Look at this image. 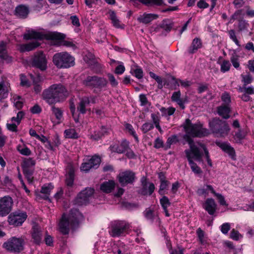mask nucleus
I'll use <instances>...</instances> for the list:
<instances>
[{
  "instance_id": "13d9d810",
  "label": "nucleus",
  "mask_w": 254,
  "mask_h": 254,
  "mask_svg": "<svg viewBox=\"0 0 254 254\" xmlns=\"http://www.w3.org/2000/svg\"><path fill=\"white\" fill-rule=\"evenodd\" d=\"M230 237L234 240L238 241L242 238V236L238 231L233 229L231 231Z\"/></svg>"
},
{
  "instance_id": "7ed1b4c3",
  "label": "nucleus",
  "mask_w": 254,
  "mask_h": 254,
  "mask_svg": "<svg viewBox=\"0 0 254 254\" xmlns=\"http://www.w3.org/2000/svg\"><path fill=\"white\" fill-rule=\"evenodd\" d=\"M191 137L192 136L190 135L187 133L184 136V139L188 143L190 146L189 149L185 150L186 156L194 154L196 159H199L201 152H204V157L208 165L210 167H212V161L210 158L208 150L205 145L199 142H194Z\"/></svg>"
},
{
  "instance_id": "393cba45",
  "label": "nucleus",
  "mask_w": 254,
  "mask_h": 254,
  "mask_svg": "<svg viewBox=\"0 0 254 254\" xmlns=\"http://www.w3.org/2000/svg\"><path fill=\"white\" fill-rule=\"evenodd\" d=\"M217 112L220 116L225 119H228L230 117V105H222L217 108Z\"/></svg>"
},
{
  "instance_id": "338daca9",
  "label": "nucleus",
  "mask_w": 254,
  "mask_h": 254,
  "mask_svg": "<svg viewBox=\"0 0 254 254\" xmlns=\"http://www.w3.org/2000/svg\"><path fill=\"white\" fill-rule=\"evenodd\" d=\"M72 24L76 27L80 26V23L78 17L76 15H72L70 17Z\"/></svg>"
},
{
  "instance_id": "a19ab883",
  "label": "nucleus",
  "mask_w": 254,
  "mask_h": 254,
  "mask_svg": "<svg viewBox=\"0 0 254 254\" xmlns=\"http://www.w3.org/2000/svg\"><path fill=\"white\" fill-rule=\"evenodd\" d=\"M23 174L27 181L29 183H31L33 181V174L34 169L32 168H22Z\"/></svg>"
},
{
  "instance_id": "4d7b16f0",
  "label": "nucleus",
  "mask_w": 254,
  "mask_h": 254,
  "mask_svg": "<svg viewBox=\"0 0 254 254\" xmlns=\"http://www.w3.org/2000/svg\"><path fill=\"white\" fill-rule=\"evenodd\" d=\"M242 80V81L244 83L243 86H247L248 84H249L252 83L253 81L252 76L250 74L247 75H241Z\"/></svg>"
},
{
  "instance_id": "4be33fe9",
  "label": "nucleus",
  "mask_w": 254,
  "mask_h": 254,
  "mask_svg": "<svg viewBox=\"0 0 254 254\" xmlns=\"http://www.w3.org/2000/svg\"><path fill=\"white\" fill-rule=\"evenodd\" d=\"M89 105V101L87 96L79 98V101L77 106V111L83 115L86 114L88 110L86 107Z\"/></svg>"
},
{
  "instance_id": "f8f14e48",
  "label": "nucleus",
  "mask_w": 254,
  "mask_h": 254,
  "mask_svg": "<svg viewBox=\"0 0 254 254\" xmlns=\"http://www.w3.org/2000/svg\"><path fill=\"white\" fill-rule=\"evenodd\" d=\"M101 159L99 155H94L90 158L84 160L80 166L82 172H89L92 169H97L101 163Z\"/></svg>"
},
{
  "instance_id": "9d476101",
  "label": "nucleus",
  "mask_w": 254,
  "mask_h": 254,
  "mask_svg": "<svg viewBox=\"0 0 254 254\" xmlns=\"http://www.w3.org/2000/svg\"><path fill=\"white\" fill-rule=\"evenodd\" d=\"M107 80L104 77L96 75L87 76L82 81V85L88 88L101 90L106 86Z\"/></svg>"
},
{
  "instance_id": "f3484780",
  "label": "nucleus",
  "mask_w": 254,
  "mask_h": 254,
  "mask_svg": "<svg viewBox=\"0 0 254 254\" xmlns=\"http://www.w3.org/2000/svg\"><path fill=\"white\" fill-rule=\"evenodd\" d=\"M173 22L169 19H165L155 29L156 32H161L162 36H166L172 30Z\"/></svg>"
},
{
  "instance_id": "0eeeda50",
  "label": "nucleus",
  "mask_w": 254,
  "mask_h": 254,
  "mask_svg": "<svg viewBox=\"0 0 254 254\" xmlns=\"http://www.w3.org/2000/svg\"><path fill=\"white\" fill-rule=\"evenodd\" d=\"M25 241L20 237L13 236L8 239L2 245V247L10 253L18 254L24 249Z\"/></svg>"
},
{
  "instance_id": "2eb2a0df",
  "label": "nucleus",
  "mask_w": 254,
  "mask_h": 254,
  "mask_svg": "<svg viewBox=\"0 0 254 254\" xmlns=\"http://www.w3.org/2000/svg\"><path fill=\"white\" fill-rule=\"evenodd\" d=\"M13 200L11 197L5 196L0 199V216H5L11 211Z\"/></svg>"
},
{
  "instance_id": "0e129e2a",
  "label": "nucleus",
  "mask_w": 254,
  "mask_h": 254,
  "mask_svg": "<svg viewBox=\"0 0 254 254\" xmlns=\"http://www.w3.org/2000/svg\"><path fill=\"white\" fill-rule=\"evenodd\" d=\"M37 198L40 197L44 199H48L50 191H35Z\"/></svg>"
},
{
  "instance_id": "37998d69",
  "label": "nucleus",
  "mask_w": 254,
  "mask_h": 254,
  "mask_svg": "<svg viewBox=\"0 0 254 254\" xmlns=\"http://www.w3.org/2000/svg\"><path fill=\"white\" fill-rule=\"evenodd\" d=\"M12 100L14 106L18 110L21 109L23 105V99L20 96L14 95L13 97Z\"/></svg>"
},
{
  "instance_id": "6ab92c4d",
  "label": "nucleus",
  "mask_w": 254,
  "mask_h": 254,
  "mask_svg": "<svg viewBox=\"0 0 254 254\" xmlns=\"http://www.w3.org/2000/svg\"><path fill=\"white\" fill-rule=\"evenodd\" d=\"M216 144L224 152L227 153L232 159H236V153L235 149L233 147H232L229 143L227 142L216 141Z\"/></svg>"
},
{
  "instance_id": "aec40b11",
  "label": "nucleus",
  "mask_w": 254,
  "mask_h": 254,
  "mask_svg": "<svg viewBox=\"0 0 254 254\" xmlns=\"http://www.w3.org/2000/svg\"><path fill=\"white\" fill-rule=\"evenodd\" d=\"M46 38V35L34 30H28L23 35V38L25 40H29L32 39L42 40Z\"/></svg>"
},
{
  "instance_id": "8fccbe9b",
  "label": "nucleus",
  "mask_w": 254,
  "mask_h": 254,
  "mask_svg": "<svg viewBox=\"0 0 254 254\" xmlns=\"http://www.w3.org/2000/svg\"><path fill=\"white\" fill-rule=\"evenodd\" d=\"M179 142L178 137L177 135L174 134L168 138L166 141V145L168 148H170L171 145L176 144Z\"/></svg>"
},
{
  "instance_id": "58836bf2",
  "label": "nucleus",
  "mask_w": 254,
  "mask_h": 254,
  "mask_svg": "<svg viewBox=\"0 0 254 254\" xmlns=\"http://www.w3.org/2000/svg\"><path fill=\"white\" fill-rule=\"evenodd\" d=\"M247 133L241 129H239L235 132L233 138L235 142L237 143H242V140L245 138Z\"/></svg>"
},
{
  "instance_id": "7c9ffc66",
  "label": "nucleus",
  "mask_w": 254,
  "mask_h": 254,
  "mask_svg": "<svg viewBox=\"0 0 254 254\" xmlns=\"http://www.w3.org/2000/svg\"><path fill=\"white\" fill-rule=\"evenodd\" d=\"M140 183L143 190H154L155 188L154 184L149 182L146 177L142 176L140 179Z\"/></svg>"
},
{
  "instance_id": "e433bc0d",
  "label": "nucleus",
  "mask_w": 254,
  "mask_h": 254,
  "mask_svg": "<svg viewBox=\"0 0 254 254\" xmlns=\"http://www.w3.org/2000/svg\"><path fill=\"white\" fill-rule=\"evenodd\" d=\"M160 203L165 213V216L166 217L170 216V215L167 210V208L168 207L170 206L171 202L168 198L165 196H163L160 199Z\"/></svg>"
},
{
  "instance_id": "473e14b6",
  "label": "nucleus",
  "mask_w": 254,
  "mask_h": 254,
  "mask_svg": "<svg viewBox=\"0 0 254 254\" xmlns=\"http://www.w3.org/2000/svg\"><path fill=\"white\" fill-rule=\"evenodd\" d=\"M8 84V83H5L4 81L0 82V101L7 97L9 91Z\"/></svg>"
},
{
  "instance_id": "c03bdc74",
  "label": "nucleus",
  "mask_w": 254,
  "mask_h": 254,
  "mask_svg": "<svg viewBox=\"0 0 254 254\" xmlns=\"http://www.w3.org/2000/svg\"><path fill=\"white\" fill-rule=\"evenodd\" d=\"M64 134L66 138L77 139L78 137V134L74 128L65 129Z\"/></svg>"
},
{
  "instance_id": "20e7f679",
  "label": "nucleus",
  "mask_w": 254,
  "mask_h": 254,
  "mask_svg": "<svg viewBox=\"0 0 254 254\" xmlns=\"http://www.w3.org/2000/svg\"><path fill=\"white\" fill-rule=\"evenodd\" d=\"M83 219L82 214L78 210L72 209L68 218H66L64 214H63L59 224L60 232L63 234H68L70 227H76Z\"/></svg>"
},
{
  "instance_id": "39448f33",
  "label": "nucleus",
  "mask_w": 254,
  "mask_h": 254,
  "mask_svg": "<svg viewBox=\"0 0 254 254\" xmlns=\"http://www.w3.org/2000/svg\"><path fill=\"white\" fill-rule=\"evenodd\" d=\"M183 127L187 134L190 135L192 137H201L209 134V130L203 128L201 124H192L191 121L186 120Z\"/></svg>"
},
{
  "instance_id": "c9c22d12",
  "label": "nucleus",
  "mask_w": 254,
  "mask_h": 254,
  "mask_svg": "<svg viewBox=\"0 0 254 254\" xmlns=\"http://www.w3.org/2000/svg\"><path fill=\"white\" fill-rule=\"evenodd\" d=\"M116 186L114 180H110L103 182L100 186V190H113Z\"/></svg>"
},
{
  "instance_id": "774afa93",
  "label": "nucleus",
  "mask_w": 254,
  "mask_h": 254,
  "mask_svg": "<svg viewBox=\"0 0 254 254\" xmlns=\"http://www.w3.org/2000/svg\"><path fill=\"white\" fill-rule=\"evenodd\" d=\"M20 84L22 86L29 87L30 85V82L24 74L20 75Z\"/></svg>"
},
{
  "instance_id": "bf43d9fd",
  "label": "nucleus",
  "mask_w": 254,
  "mask_h": 254,
  "mask_svg": "<svg viewBox=\"0 0 254 254\" xmlns=\"http://www.w3.org/2000/svg\"><path fill=\"white\" fill-rule=\"evenodd\" d=\"M229 35L230 38L235 43V44L238 47H240L241 45L239 40L237 38L235 31L232 29L229 30Z\"/></svg>"
},
{
  "instance_id": "e2e57ef3",
  "label": "nucleus",
  "mask_w": 254,
  "mask_h": 254,
  "mask_svg": "<svg viewBox=\"0 0 254 254\" xmlns=\"http://www.w3.org/2000/svg\"><path fill=\"white\" fill-rule=\"evenodd\" d=\"M151 120L153 122V124L154 125L160 124V117L159 112H157L156 114L152 113L151 114Z\"/></svg>"
},
{
  "instance_id": "412c9836",
  "label": "nucleus",
  "mask_w": 254,
  "mask_h": 254,
  "mask_svg": "<svg viewBox=\"0 0 254 254\" xmlns=\"http://www.w3.org/2000/svg\"><path fill=\"white\" fill-rule=\"evenodd\" d=\"M203 207L209 215H213L216 211L217 204L213 199L207 198L205 201Z\"/></svg>"
},
{
  "instance_id": "4c0bfd02",
  "label": "nucleus",
  "mask_w": 254,
  "mask_h": 254,
  "mask_svg": "<svg viewBox=\"0 0 254 254\" xmlns=\"http://www.w3.org/2000/svg\"><path fill=\"white\" fill-rule=\"evenodd\" d=\"M130 73L138 79H141L143 77V72L142 68L137 65L132 67Z\"/></svg>"
},
{
  "instance_id": "49530a36",
  "label": "nucleus",
  "mask_w": 254,
  "mask_h": 254,
  "mask_svg": "<svg viewBox=\"0 0 254 254\" xmlns=\"http://www.w3.org/2000/svg\"><path fill=\"white\" fill-rule=\"evenodd\" d=\"M18 152L23 155L29 156L31 154V151L27 146H22L19 145L17 147Z\"/></svg>"
},
{
  "instance_id": "680f3d73",
  "label": "nucleus",
  "mask_w": 254,
  "mask_h": 254,
  "mask_svg": "<svg viewBox=\"0 0 254 254\" xmlns=\"http://www.w3.org/2000/svg\"><path fill=\"white\" fill-rule=\"evenodd\" d=\"M221 100L225 104V105H230L231 103V97L230 95L227 93L224 92L221 96Z\"/></svg>"
},
{
  "instance_id": "dca6fc26",
  "label": "nucleus",
  "mask_w": 254,
  "mask_h": 254,
  "mask_svg": "<svg viewBox=\"0 0 254 254\" xmlns=\"http://www.w3.org/2000/svg\"><path fill=\"white\" fill-rule=\"evenodd\" d=\"M203 156H204V152H201L199 159H196L194 154L186 156L192 171L196 174H201L202 173V171L201 168L198 167L196 163L194 162V160L199 162V163H202L203 164V161L202 160V157Z\"/></svg>"
},
{
  "instance_id": "c756f323",
  "label": "nucleus",
  "mask_w": 254,
  "mask_h": 254,
  "mask_svg": "<svg viewBox=\"0 0 254 254\" xmlns=\"http://www.w3.org/2000/svg\"><path fill=\"white\" fill-rule=\"evenodd\" d=\"M171 100L173 102H176L182 109H185V106L184 104L185 101L183 98H181L180 91H176L173 93L171 97Z\"/></svg>"
},
{
  "instance_id": "6e6d98bb",
  "label": "nucleus",
  "mask_w": 254,
  "mask_h": 254,
  "mask_svg": "<svg viewBox=\"0 0 254 254\" xmlns=\"http://www.w3.org/2000/svg\"><path fill=\"white\" fill-rule=\"evenodd\" d=\"M173 79L175 80V83L178 86H179L180 84L182 86L185 88L190 86L191 84V82L190 81L176 79L175 78H173Z\"/></svg>"
},
{
  "instance_id": "052dcab7",
  "label": "nucleus",
  "mask_w": 254,
  "mask_h": 254,
  "mask_svg": "<svg viewBox=\"0 0 254 254\" xmlns=\"http://www.w3.org/2000/svg\"><path fill=\"white\" fill-rule=\"evenodd\" d=\"M220 228L223 234H227L231 228L230 224L229 223H224L220 226Z\"/></svg>"
},
{
  "instance_id": "b1692460",
  "label": "nucleus",
  "mask_w": 254,
  "mask_h": 254,
  "mask_svg": "<svg viewBox=\"0 0 254 254\" xmlns=\"http://www.w3.org/2000/svg\"><path fill=\"white\" fill-rule=\"evenodd\" d=\"M29 13V7L24 5H19L15 9V14L20 18H25Z\"/></svg>"
},
{
  "instance_id": "f704fd0d",
  "label": "nucleus",
  "mask_w": 254,
  "mask_h": 254,
  "mask_svg": "<svg viewBox=\"0 0 254 254\" xmlns=\"http://www.w3.org/2000/svg\"><path fill=\"white\" fill-rule=\"evenodd\" d=\"M75 173L72 168H70L66 174L65 184L68 187H71L74 181Z\"/></svg>"
},
{
  "instance_id": "cd10ccee",
  "label": "nucleus",
  "mask_w": 254,
  "mask_h": 254,
  "mask_svg": "<svg viewBox=\"0 0 254 254\" xmlns=\"http://www.w3.org/2000/svg\"><path fill=\"white\" fill-rule=\"evenodd\" d=\"M202 47V42L200 38H195L191 43V46L190 47L188 52L189 54H194Z\"/></svg>"
},
{
  "instance_id": "5701e85b",
  "label": "nucleus",
  "mask_w": 254,
  "mask_h": 254,
  "mask_svg": "<svg viewBox=\"0 0 254 254\" xmlns=\"http://www.w3.org/2000/svg\"><path fill=\"white\" fill-rule=\"evenodd\" d=\"M32 237L35 243L40 244L42 241V235L40 227L34 224L32 228Z\"/></svg>"
},
{
  "instance_id": "de8ad7c7",
  "label": "nucleus",
  "mask_w": 254,
  "mask_h": 254,
  "mask_svg": "<svg viewBox=\"0 0 254 254\" xmlns=\"http://www.w3.org/2000/svg\"><path fill=\"white\" fill-rule=\"evenodd\" d=\"M109 13H110V18L112 20V22L113 25L117 28H119L120 27V21L118 19L115 11H112Z\"/></svg>"
},
{
  "instance_id": "864d4df0",
  "label": "nucleus",
  "mask_w": 254,
  "mask_h": 254,
  "mask_svg": "<svg viewBox=\"0 0 254 254\" xmlns=\"http://www.w3.org/2000/svg\"><path fill=\"white\" fill-rule=\"evenodd\" d=\"M140 2L145 5H161L163 3V0H138Z\"/></svg>"
},
{
  "instance_id": "c85d7f7f",
  "label": "nucleus",
  "mask_w": 254,
  "mask_h": 254,
  "mask_svg": "<svg viewBox=\"0 0 254 254\" xmlns=\"http://www.w3.org/2000/svg\"><path fill=\"white\" fill-rule=\"evenodd\" d=\"M158 177L160 182L159 190H167L170 183L167 180L165 174L163 172H159L158 173Z\"/></svg>"
},
{
  "instance_id": "69168bd1",
  "label": "nucleus",
  "mask_w": 254,
  "mask_h": 254,
  "mask_svg": "<svg viewBox=\"0 0 254 254\" xmlns=\"http://www.w3.org/2000/svg\"><path fill=\"white\" fill-rule=\"evenodd\" d=\"M7 52L4 45L3 42L0 43V58L3 59V58L7 55Z\"/></svg>"
},
{
  "instance_id": "5fc2aeb1",
  "label": "nucleus",
  "mask_w": 254,
  "mask_h": 254,
  "mask_svg": "<svg viewBox=\"0 0 254 254\" xmlns=\"http://www.w3.org/2000/svg\"><path fill=\"white\" fill-rule=\"evenodd\" d=\"M126 128L128 130L129 133L133 136L134 138L135 139L136 142H138L139 141V139L138 138V136L133 129L132 126L131 125L129 124H127L126 125Z\"/></svg>"
},
{
  "instance_id": "9b49d317",
  "label": "nucleus",
  "mask_w": 254,
  "mask_h": 254,
  "mask_svg": "<svg viewBox=\"0 0 254 254\" xmlns=\"http://www.w3.org/2000/svg\"><path fill=\"white\" fill-rule=\"evenodd\" d=\"M117 179L123 187L129 185H132L136 178L135 173L131 170H127L120 172L117 177Z\"/></svg>"
},
{
  "instance_id": "1a4fd4ad",
  "label": "nucleus",
  "mask_w": 254,
  "mask_h": 254,
  "mask_svg": "<svg viewBox=\"0 0 254 254\" xmlns=\"http://www.w3.org/2000/svg\"><path fill=\"white\" fill-rule=\"evenodd\" d=\"M129 228V224L125 221L115 220L111 222L109 233L112 237L123 236Z\"/></svg>"
},
{
  "instance_id": "72a5a7b5",
  "label": "nucleus",
  "mask_w": 254,
  "mask_h": 254,
  "mask_svg": "<svg viewBox=\"0 0 254 254\" xmlns=\"http://www.w3.org/2000/svg\"><path fill=\"white\" fill-rule=\"evenodd\" d=\"M51 105L52 114L58 120V123H61L63 117V111L61 108L56 107L55 104Z\"/></svg>"
},
{
  "instance_id": "423d86ee",
  "label": "nucleus",
  "mask_w": 254,
  "mask_h": 254,
  "mask_svg": "<svg viewBox=\"0 0 254 254\" xmlns=\"http://www.w3.org/2000/svg\"><path fill=\"white\" fill-rule=\"evenodd\" d=\"M209 127L211 132L217 137H225L230 130L228 123L218 118H213L209 121Z\"/></svg>"
},
{
  "instance_id": "4468645a",
  "label": "nucleus",
  "mask_w": 254,
  "mask_h": 254,
  "mask_svg": "<svg viewBox=\"0 0 254 254\" xmlns=\"http://www.w3.org/2000/svg\"><path fill=\"white\" fill-rule=\"evenodd\" d=\"M25 212L16 211L10 214L8 217V222L10 225L15 226H20L27 218Z\"/></svg>"
},
{
  "instance_id": "ddd939ff",
  "label": "nucleus",
  "mask_w": 254,
  "mask_h": 254,
  "mask_svg": "<svg viewBox=\"0 0 254 254\" xmlns=\"http://www.w3.org/2000/svg\"><path fill=\"white\" fill-rule=\"evenodd\" d=\"M32 66L40 69L42 71L45 70L47 67V60L45 55L42 51L36 52L31 60Z\"/></svg>"
},
{
  "instance_id": "ea45409f",
  "label": "nucleus",
  "mask_w": 254,
  "mask_h": 254,
  "mask_svg": "<svg viewBox=\"0 0 254 254\" xmlns=\"http://www.w3.org/2000/svg\"><path fill=\"white\" fill-rule=\"evenodd\" d=\"M238 91L240 93H245L249 95L254 94V87L253 86L248 87L246 86H239Z\"/></svg>"
},
{
  "instance_id": "a18cd8bd",
  "label": "nucleus",
  "mask_w": 254,
  "mask_h": 254,
  "mask_svg": "<svg viewBox=\"0 0 254 254\" xmlns=\"http://www.w3.org/2000/svg\"><path fill=\"white\" fill-rule=\"evenodd\" d=\"M220 64V63H219ZM231 66V63L228 60H224L220 64V71L223 73H225L230 70Z\"/></svg>"
},
{
  "instance_id": "bb28decb",
  "label": "nucleus",
  "mask_w": 254,
  "mask_h": 254,
  "mask_svg": "<svg viewBox=\"0 0 254 254\" xmlns=\"http://www.w3.org/2000/svg\"><path fill=\"white\" fill-rule=\"evenodd\" d=\"M158 17L157 14L144 13L138 18V20L141 23L148 24Z\"/></svg>"
},
{
  "instance_id": "a878e982",
  "label": "nucleus",
  "mask_w": 254,
  "mask_h": 254,
  "mask_svg": "<svg viewBox=\"0 0 254 254\" xmlns=\"http://www.w3.org/2000/svg\"><path fill=\"white\" fill-rule=\"evenodd\" d=\"M40 46V43L38 42H32L27 44H20L19 46V51L21 53L29 52L33 50Z\"/></svg>"
},
{
  "instance_id": "3c124183",
  "label": "nucleus",
  "mask_w": 254,
  "mask_h": 254,
  "mask_svg": "<svg viewBox=\"0 0 254 254\" xmlns=\"http://www.w3.org/2000/svg\"><path fill=\"white\" fill-rule=\"evenodd\" d=\"M212 192H214V196L216 197L220 205L226 206L228 205L223 195H222L221 193L216 192L215 191Z\"/></svg>"
},
{
  "instance_id": "f257e3e1",
  "label": "nucleus",
  "mask_w": 254,
  "mask_h": 254,
  "mask_svg": "<svg viewBox=\"0 0 254 254\" xmlns=\"http://www.w3.org/2000/svg\"><path fill=\"white\" fill-rule=\"evenodd\" d=\"M114 192L80 191L74 200V203L77 205H86L90 201H92L93 199L97 198L101 200L104 198V195H107V197L110 198V197H114L116 202L121 203L124 206L127 207L129 204L125 201H122L121 199L124 191H117L115 193H113Z\"/></svg>"
},
{
  "instance_id": "09e8293b",
  "label": "nucleus",
  "mask_w": 254,
  "mask_h": 254,
  "mask_svg": "<svg viewBox=\"0 0 254 254\" xmlns=\"http://www.w3.org/2000/svg\"><path fill=\"white\" fill-rule=\"evenodd\" d=\"M35 161L32 158H28L23 161L22 168H31L35 165Z\"/></svg>"
},
{
  "instance_id": "6e6552de",
  "label": "nucleus",
  "mask_w": 254,
  "mask_h": 254,
  "mask_svg": "<svg viewBox=\"0 0 254 254\" xmlns=\"http://www.w3.org/2000/svg\"><path fill=\"white\" fill-rule=\"evenodd\" d=\"M54 64L60 68H67L74 65V58L66 52L55 54L53 58Z\"/></svg>"
},
{
  "instance_id": "f03ea898",
  "label": "nucleus",
  "mask_w": 254,
  "mask_h": 254,
  "mask_svg": "<svg viewBox=\"0 0 254 254\" xmlns=\"http://www.w3.org/2000/svg\"><path fill=\"white\" fill-rule=\"evenodd\" d=\"M68 96V91L61 84H53L42 93L43 99L49 105L63 102Z\"/></svg>"
},
{
  "instance_id": "2f4dec72",
  "label": "nucleus",
  "mask_w": 254,
  "mask_h": 254,
  "mask_svg": "<svg viewBox=\"0 0 254 254\" xmlns=\"http://www.w3.org/2000/svg\"><path fill=\"white\" fill-rule=\"evenodd\" d=\"M232 53L230 54V61L233 66L236 68L238 69L240 67L239 56L237 54V50H231Z\"/></svg>"
},
{
  "instance_id": "79ce46f5",
  "label": "nucleus",
  "mask_w": 254,
  "mask_h": 254,
  "mask_svg": "<svg viewBox=\"0 0 254 254\" xmlns=\"http://www.w3.org/2000/svg\"><path fill=\"white\" fill-rule=\"evenodd\" d=\"M196 234L201 244L205 245L207 243V238L205 236L204 232L200 228L197 230Z\"/></svg>"
},
{
  "instance_id": "a211bd4d",
  "label": "nucleus",
  "mask_w": 254,
  "mask_h": 254,
  "mask_svg": "<svg viewBox=\"0 0 254 254\" xmlns=\"http://www.w3.org/2000/svg\"><path fill=\"white\" fill-rule=\"evenodd\" d=\"M129 148V142L126 139H123L121 141V143H113L111 144L109 150L111 152H115L118 154H122L125 153Z\"/></svg>"
},
{
  "instance_id": "603ef678",
  "label": "nucleus",
  "mask_w": 254,
  "mask_h": 254,
  "mask_svg": "<svg viewBox=\"0 0 254 254\" xmlns=\"http://www.w3.org/2000/svg\"><path fill=\"white\" fill-rule=\"evenodd\" d=\"M154 127L152 123L146 122L142 125L140 129L143 133H146L149 131L152 130Z\"/></svg>"
}]
</instances>
